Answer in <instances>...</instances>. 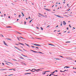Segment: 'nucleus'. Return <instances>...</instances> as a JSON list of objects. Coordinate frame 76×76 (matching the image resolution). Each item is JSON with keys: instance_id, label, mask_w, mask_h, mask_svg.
<instances>
[{"instance_id": "f257e3e1", "label": "nucleus", "mask_w": 76, "mask_h": 76, "mask_svg": "<svg viewBox=\"0 0 76 76\" xmlns=\"http://www.w3.org/2000/svg\"><path fill=\"white\" fill-rule=\"evenodd\" d=\"M32 45H36V46H41V45H38V44H32Z\"/></svg>"}, {"instance_id": "f03ea898", "label": "nucleus", "mask_w": 76, "mask_h": 76, "mask_svg": "<svg viewBox=\"0 0 76 76\" xmlns=\"http://www.w3.org/2000/svg\"><path fill=\"white\" fill-rule=\"evenodd\" d=\"M56 16L58 18H63V17H62L61 16L59 15H57Z\"/></svg>"}, {"instance_id": "7ed1b4c3", "label": "nucleus", "mask_w": 76, "mask_h": 76, "mask_svg": "<svg viewBox=\"0 0 76 76\" xmlns=\"http://www.w3.org/2000/svg\"><path fill=\"white\" fill-rule=\"evenodd\" d=\"M4 44L5 45H6V46H8V45H7V44L6 43V42L4 41H3Z\"/></svg>"}, {"instance_id": "20e7f679", "label": "nucleus", "mask_w": 76, "mask_h": 76, "mask_svg": "<svg viewBox=\"0 0 76 76\" xmlns=\"http://www.w3.org/2000/svg\"><path fill=\"white\" fill-rule=\"evenodd\" d=\"M14 48H16V49H18V50L19 51H22V50H21L20 49H19L18 47H17L16 46H14Z\"/></svg>"}, {"instance_id": "39448f33", "label": "nucleus", "mask_w": 76, "mask_h": 76, "mask_svg": "<svg viewBox=\"0 0 76 76\" xmlns=\"http://www.w3.org/2000/svg\"><path fill=\"white\" fill-rule=\"evenodd\" d=\"M36 70V69H32V70H31V71H32L31 72H35V71H36L37 72H38V71H37V70H35V71H32V70Z\"/></svg>"}, {"instance_id": "423d86ee", "label": "nucleus", "mask_w": 76, "mask_h": 76, "mask_svg": "<svg viewBox=\"0 0 76 76\" xmlns=\"http://www.w3.org/2000/svg\"><path fill=\"white\" fill-rule=\"evenodd\" d=\"M44 9H45L46 10H47V11H51V10H50V9H48L45 8Z\"/></svg>"}, {"instance_id": "0eeeda50", "label": "nucleus", "mask_w": 76, "mask_h": 76, "mask_svg": "<svg viewBox=\"0 0 76 76\" xmlns=\"http://www.w3.org/2000/svg\"><path fill=\"white\" fill-rule=\"evenodd\" d=\"M63 24L64 25H66V22L64 21H63Z\"/></svg>"}, {"instance_id": "6e6552de", "label": "nucleus", "mask_w": 76, "mask_h": 76, "mask_svg": "<svg viewBox=\"0 0 76 76\" xmlns=\"http://www.w3.org/2000/svg\"><path fill=\"white\" fill-rule=\"evenodd\" d=\"M5 61V62H6L7 63H10V64H12L13 65V64L11 63H10V62H7L6 61Z\"/></svg>"}, {"instance_id": "1a4fd4ad", "label": "nucleus", "mask_w": 76, "mask_h": 76, "mask_svg": "<svg viewBox=\"0 0 76 76\" xmlns=\"http://www.w3.org/2000/svg\"><path fill=\"white\" fill-rule=\"evenodd\" d=\"M6 69H0V70H1V71H3V70H6Z\"/></svg>"}, {"instance_id": "9d476101", "label": "nucleus", "mask_w": 76, "mask_h": 76, "mask_svg": "<svg viewBox=\"0 0 76 76\" xmlns=\"http://www.w3.org/2000/svg\"><path fill=\"white\" fill-rule=\"evenodd\" d=\"M38 14H39V15H40V16H42V15L41 14H40V13H38Z\"/></svg>"}, {"instance_id": "9b49d317", "label": "nucleus", "mask_w": 76, "mask_h": 76, "mask_svg": "<svg viewBox=\"0 0 76 76\" xmlns=\"http://www.w3.org/2000/svg\"><path fill=\"white\" fill-rule=\"evenodd\" d=\"M7 39H8V40H10V41H12V40L10 39H9V38H6Z\"/></svg>"}, {"instance_id": "f8f14e48", "label": "nucleus", "mask_w": 76, "mask_h": 76, "mask_svg": "<svg viewBox=\"0 0 76 76\" xmlns=\"http://www.w3.org/2000/svg\"><path fill=\"white\" fill-rule=\"evenodd\" d=\"M48 45H52V46H54V45H53L50 44H48Z\"/></svg>"}, {"instance_id": "ddd939ff", "label": "nucleus", "mask_w": 76, "mask_h": 76, "mask_svg": "<svg viewBox=\"0 0 76 76\" xmlns=\"http://www.w3.org/2000/svg\"><path fill=\"white\" fill-rule=\"evenodd\" d=\"M20 37L21 38H22V39H25L23 38V37Z\"/></svg>"}, {"instance_id": "4468645a", "label": "nucleus", "mask_w": 76, "mask_h": 76, "mask_svg": "<svg viewBox=\"0 0 76 76\" xmlns=\"http://www.w3.org/2000/svg\"><path fill=\"white\" fill-rule=\"evenodd\" d=\"M22 56H24V57H27V56H25V55H23L22 54Z\"/></svg>"}, {"instance_id": "2eb2a0df", "label": "nucleus", "mask_w": 76, "mask_h": 76, "mask_svg": "<svg viewBox=\"0 0 76 76\" xmlns=\"http://www.w3.org/2000/svg\"><path fill=\"white\" fill-rule=\"evenodd\" d=\"M21 13L23 16H24V14L22 12H21Z\"/></svg>"}, {"instance_id": "dca6fc26", "label": "nucleus", "mask_w": 76, "mask_h": 76, "mask_svg": "<svg viewBox=\"0 0 76 76\" xmlns=\"http://www.w3.org/2000/svg\"><path fill=\"white\" fill-rule=\"evenodd\" d=\"M34 53H38V52H36V51H34Z\"/></svg>"}, {"instance_id": "f3484780", "label": "nucleus", "mask_w": 76, "mask_h": 76, "mask_svg": "<svg viewBox=\"0 0 76 76\" xmlns=\"http://www.w3.org/2000/svg\"><path fill=\"white\" fill-rule=\"evenodd\" d=\"M20 58H21V59H24V58H23L22 57H21Z\"/></svg>"}, {"instance_id": "a211bd4d", "label": "nucleus", "mask_w": 76, "mask_h": 76, "mask_svg": "<svg viewBox=\"0 0 76 76\" xmlns=\"http://www.w3.org/2000/svg\"><path fill=\"white\" fill-rule=\"evenodd\" d=\"M25 44H26V45L27 46H28L29 47V45L26 43H25Z\"/></svg>"}, {"instance_id": "6ab92c4d", "label": "nucleus", "mask_w": 76, "mask_h": 76, "mask_svg": "<svg viewBox=\"0 0 76 76\" xmlns=\"http://www.w3.org/2000/svg\"><path fill=\"white\" fill-rule=\"evenodd\" d=\"M39 53H40L41 54H44V53H43L42 52H39Z\"/></svg>"}, {"instance_id": "aec40b11", "label": "nucleus", "mask_w": 76, "mask_h": 76, "mask_svg": "<svg viewBox=\"0 0 76 76\" xmlns=\"http://www.w3.org/2000/svg\"><path fill=\"white\" fill-rule=\"evenodd\" d=\"M0 35H1V36L2 37H4L3 35L1 34H0Z\"/></svg>"}, {"instance_id": "412c9836", "label": "nucleus", "mask_w": 76, "mask_h": 76, "mask_svg": "<svg viewBox=\"0 0 76 76\" xmlns=\"http://www.w3.org/2000/svg\"><path fill=\"white\" fill-rule=\"evenodd\" d=\"M36 38L37 39H42L41 38Z\"/></svg>"}, {"instance_id": "4be33fe9", "label": "nucleus", "mask_w": 76, "mask_h": 76, "mask_svg": "<svg viewBox=\"0 0 76 76\" xmlns=\"http://www.w3.org/2000/svg\"><path fill=\"white\" fill-rule=\"evenodd\" d=\"M32 20H31L30 21L29 23H31V22H32Z\"/></svg>"}, {"instance_id": "5701e85b", "label": "nucleus", "mask_w": 76, "mask_h": 76, "mask_svg": "<svg viewBox=\"0 0 76 76\" xmlns=\"http://www.w3.org/2000/svg\"><path fill=\"white\" fill-rule=\"evenodd\" d=\"M40 28H41V30H43V28L41 27Z\"/></svg>"}, {"instance_id": "b1692460", "label": "nucleus", "mask_w": 76, "mask_h": 76, "mask_svg": "<svg viewBox=\"0 0 76 76\" xmlns=\"http://www.w3.org/2000/svg\"><path fill=\"white\" fill-rule=\"evenodd\" d=\"M55 73V71H54L53 72L51 73L53 74V73Z\"/></svg>"}, {"instance_id": "393cba45", "label": "nucleus", "mask_w": 76, "mask_h": 76, "mask_svg": "<svg viewBox=\"0 0 76 76\" xmlns=\"http://www.w3.org/2000/svg\"><path fill=\"white\" fill-rule=\"evenodd\" d=\"M20 44H21V45H23V44H22V43H20Z\"/></svg>"}, {"instance_id": "a878e982", "label": "nucleus", "mask_w": 76, "mask_h": 76, "mask_svg": "<svg viewBox=\"0 0 76 76\" xmlns=\"http://www.w3.org/2000/svg\"><path fill=\"white\" fill-rule=\"evenodd\" d=\"M65 67H66V68H69L70 67L68 66H65Z\"/></svg>"}, {"instance_id": "bb28decb", "label": "nucleus", "mask_w": 76, "mask_h": 76, "mask_svg": "<svg viewBox=\"0 0 76 76\" xmlns=\"http://www.w3.org/2000/svg\"><path fill=\"white\" fill-rule=\"evenodd\" d=\"M17 39H18V40H19V41H20V40L19 39V37H18Z\"/></svg>"}, {"instance_id": "cd10ccee", "label": "nucleus", "mask_w": 76, "mask_h": 76, "mask_svg": "<svg viewBox=\"0 0 76 76\" xmlns=\"http://www.w3.org/2000/svg\"><path fill=\"white\" fill-rule=\"evenodd\" d=\"M29 70L31 71V70L30 69H28V70H26V71H29Z\"/></svg>"}, {"instance_id": "c85d7f7f", "label": "nucleus", "mask_w": 76, "mask_h": 76, "mask_svg": "<svg viewBox=\"0 0 76 76\" xmlns=\"http://www.w3.org/2000/svg\"><path fill=\"white\" fill-rule=\"evenodd\" d=\"M6 28H12L11 27H6Z\"/></svg>"}, {"instance_id": "c756f323", "label": "nucleus", "mask_w": 76, "mask_h": 76, "mask_svg": "<svg viewBox=\"0 0 76 76\" xmlns=\"http://www.w3.org/2000/svg\"><path fill=\"white\" fill-rule=\"evenodd\" d=\"M60 60V59H59V58H57V60Z\"/></svg>"}, {"instance_id": "7c9ffc66", "label": "nucleus", "mask_w": 76, "mask_h": 76, "mask_svg": "<svg viewBox=\"0 0 76 76\" xmlns=\"http://www.w3.org/2000/svg\"><path fill=\"white\" fill-rule=\"evenodd\" d=\"M59 57H62V58H63V57L61 56H59Z\"/></svg>"}, {"instance_id": "2f4dec72", "label": "nucleus", "mask_w": 76, "mask_h": 76, "mask_svg": "<svg viewBox=\"0 0 76 76\" xmlns=\"http://www.w3.org/2000/svg\"><path fill=\"white\" fill-rule=\"evenodd\" d=\"M6 64H7V65H9V64H7V63H6Z\"/></svg>"}, {"instance_id": "473e14b6", "label": "nucleus", "mask_w": 76, "mask_h": 76, "mask_svg": "<svg viewBox=\"0 0 76 76\" xmlns=\"http://www.w3.org/2000/svg\"><path fill=\"white\" fill-rule=\"evenodd\" d=\"M45 72L44 73H42V75H45Z\"/></svg>"}, {"instance_id": "72a5a7b5", "label": "nucleus", "mask_w": 76, "mask_h": 76, "mask_svg": "<svg viewBox=\"0 0 76 76\" xmlns=\"http://www.w3.org/2000/svg\"><path fill=\"white\" fill-rule=\"evenodd\" d=\"M31 47H32L33 48H34V46H31Z\"/></svg>"}, {"instance_id": "f704fd0d", "label": "nucleus", "mask_w": 76, "mask_h": 76, "mask_svg": "<svg viewBox=\"0 0 76 76\" xmlns=\"http://www.w3.org/2000/svg\"><path fill=\"white\" fill-rule=\"evenodd\" d=\"M49 26H50V25H49L47 26V28H48V27H49Z\"/></svg>"}, {"instance_id": "c9c22d12", "label": "nucleus", "mask_w": 76, "mask_h": 76, "mask_svg": "<svg viewBox=\"0 0 76 76\" xmlns=\"http://www.w3.org/2000/svg\"><path fill=\"white\" fill-rule=\"evenodd\" d=\"M37 29H39V28L38 27H36Z\"/></svg>"}, {"instance_id": "e433bc0d", "label": "nucleus", "mask_w": 76, "mask_h": 76, "mask_svg": "<svg viewBox=\"0 0 76 76\" xmlns=\"http://www.w3.org/2000/svg\"><path fill=\"white\" fill-rule=\"evenodd\" d=\"M61 72H64V71H62L61 70L60 71Z\"/></svg>"}, {"instance_id": "4c0bfd02", "label": "nucleus", "mask_w": 76, "mask_h": 76, "mask_svg": "<svg viewBox=\"0 0 76 76\" xmlns=\"http://www.w3.org/2000/svg\"><path fill=\"white\" fill-rule=\"evenodd\" d=\"M70 10V9H69V10H67V12H69V10Z\"/></svg>"}, {"instance_id": "58836bf2", "label": "nucleus", "mask_w": 76, "mask_h": 76, "mask_svg": "<svg viewBox=\"0 0 76 76\" xmlns=\"http://www.w3.org/2000/svg\"><path fill=\"white\" fill-rule=\"evenodd\" d=\"M18 34H21V33H20L19 32H18Z\"/></svg>"}, {"instance_id": "ea45409f", "label": "nucleus", "mask_w": 76, "mask_h": 76, "mask_svg": "<svg viewBox=\"0 0 76 76\" xmlns=\"http://www.w3.org/2000/svg\"><path fill=\"white\" fill-rule=\"evenodd\" d=\"M69 26L70 27V28H71V26H70V25H69Z\"/></svg>"}, {"instance_id": "a19ab883", "label": "nucleus", "mask_w": 76, "mask_h": 76, "mask_svg": "<svg viewBox=\"0 0 76 76\" xmlns=\"http://www.w3.org/2000/svg\"><path fill=\"white\" fill-rule=\"evenodd\" d=\"M54 59H55V60H57V58H54Z\"/></svg>"}, {"instance_id": "79ce46f5", "label": "nucleus", "mask_w": 76, "mask_h": 76, "mask_svg": "<svg viewBox=\"0 0 76 76\" xmlns=\"http://www.w3.org/2000/svg\"><path fill=\"white\" fill-rule=\"evenodd\" d=\"M31 51H33V52H34V51L32 50H31Z\"/></svg>"}, {"instance_id": "37998d69", "label": "nucleus", "mask_w": 76, "mask_h": 76, "mask_svg": "<svg viewBox=\"0 0 76 76\" xmlns=\"http://www.w3.org/2000/svg\"><path fill=\"white\" fill-rule=\"evenodd\" d=\"M53 74H50L49 76H51Z\"/></svg>"}, {"instance_id": "c03bdc74", "label": "nucleus", "mask_w": 76, "mask_h": 76, "mask_svg": "<svg viewBox=\"0 0 76 76\" xmlns=\"http://www.w3.org/2000/svg\"><path fill=\"white\" fill-rule=\"evenodd\" d=\"M19 18H20V15H19Z\"/></svg>"}, {"instance_id": "a18cd8bd", "label": "nucleus", "mask_w": 76, "mask_h": 76, "mask_svg": "<svg viewBox=\"0 0 76 76\" xmlns=\"http://www.w3.org/2000/svg\"><path fill=\"white\" fill-rule=\"evenodd\" d=\"M62 26V23L61 24V26Z\"/></svg>"}, {"instance_id": "49530a36", "label": "nucleus", "mask_w": 76, "mask_h": 76, "mask_svg": "<svg viewBox=\"0 0 76 76\" xmlns=\"http://www.w3.org/2000/svg\"><path fill=\"white\" fill-rule=\"evenodd\" d=\"M28 73L25 74V75H28Z\"/></svg>"}, {"instance_id": "de8ad7c7", "label": "nucleus", "mask_w": 76, "mask_h": 76, "mask_svg": "<svg viewBox=\"0 0 76 76\" xmlns=\"http://www.w3.org/2000/svg\"><path fill=\"white\" fill-rule=\"evenodd\" d=\"M67 30H68V29H69V28H68V27H67L66 28Z\"/></svg>"}, {"instance_id": "09e8293b", "label": "nucleus", "mask_w": 76, "mask_h": 76, "mask_svg": "<svg viewBox=\"0 0 76 76\" xmlns=\"http://www.w3.org/2000/svg\"><path fill=\"white\" fill-rule=\"evenodd\" d=\"M15 45H19L18 44H15Z\"/></svg>"}, {"instance_id": "8fccbe9b", "label": "nucleus", "mask_w": 76, "mask_h": 76, "mask_svg": "<svg viewBox=\"0 0 76 76\" xmlns=\"http://www.w3.org/2000/svg\"><path fill=\"white\" fill-rule=\"evenodd\" d=\"M65 71H67V70H65L64 71V72H65Z\"/></svg>"}, {"instance_id": "3c124183", "label": "nucleus", "mask_w": 76, "mask_h": 76, "mask_svg": "<svg viewBox=\"0 0 76 76\" xmlns=\"http://www.w3.org/2000/svg\"><path fill=\"white\" fill-rule=\"evenodd\" d=\"M63 3H64H64H65V1H64Z\"/></svg>"}, {"instance_id": "603ef678", "label": "nucleus", "mask_w": 76, "mask_h": 76, "mask_svg": "<svg viewBox=\"0 0 76 76\" xmlns=\"http://www.w3.org/2000/svg\"><path fill=\"white\" fill-rule=\"evenodd\" d=\"M55 6H56V7H57V5H56Z\"/></svg>"}, {"instance_id": "864d4df0", "label": "nucleus", "mask_w": 76, "mask_h": 76, "mask_svg": "<svg viewBox=\"0 0 76 76\" xmlns=\"http://www.w3.org/2000/svg\"><path fill=\"white\" fill-rule=\"evenodd\" d=\"M36 48H37L38 49V47H36Z\"/></svg>"}, {"instance_id": "5fc2aeb1", "label": "nucleus", "mask_w": 76, "mask_h": 76, "mask_svg": "<svg viewBox=\"0 0 76 76\" xmlns=\"http://www.w3.org/2000/svg\"><path fill=\"white\" fill-rule=\"evenodd\" d=\"M50 72V71H45V72Z\"/></svg>"}, {"instance_id": "6e6d98bb", "label": "nucleus", "mask_w": 76, "mask_h": 76, "mask_svg": "<svg viewBox=\"0 0 76 76\" xmlns=\"http://www.w3.org/2000/svg\"><path fill=\"white\" fill-rule=\"evenodd\" d=\"M58 26H57L56 27V28H57V27H58Z\"/></svg>"}, {"instance_id": "4d7b16f0", "label": "nucleus", "mask_w": 76, "mask_h": 76, "mask_svg": "<svg viewBox=\"0 0 76 76\" xmlns=\"http://www.w3.org/2000/svg\"><path fill=\"white\" fill-rule=\"evenodd\" d=\"M61 33H58V34H61Z\"/></svg>"}, {"instance_id": "13d9d810", "label": "nucleus", "mask_w": 76, "mask_h": 76, "mask_svg": "<svg viewBox=\"0 0 76 76\" xmlns=\"http://www.w3.org/2000/svg\"><path fill=\"white\" fill-rule=\"evenodd\" d=\"M57 32H60V30H59V31H57Z\"/></svg>"}, {"instance_id": "bf43d9fd", "label": "nucleus", "mask_w": 76, "mask_h": 76, "mask_svg": "<svg viewBox=\"0 0 76 76\" xmlns=\"http://www.w3.org/2000/svg\"><path fill=\"white\" fill-rule=\"evenodd\" d=\"M24 23H25H25H26V21L24 22Z\"/></svg>"}, {"instance_id": "052dcab7", "label": "nucleus", "mask_w": 76, "mask_h": 76, "mask_svg": "<svg viewBox=\"0 0 76 76\" xmlns=\"http://www.w3.org/2000/svg\"><path fill=\"white\" fill-rule=\"evenodd\" d=\"M8 18H10V16H9Z\"/></svg>"}, {"instance_id": "680f3d73", "label": "nucleus", "mask_w": 76, "mask_h": 76, "mask_svg": "<svg viewBox=\"0 0 76 76\" xmlns=\"http://www.w3.org/2000/svg\"><path fill=\"white\" fill-rule=\"evenodd\" d=\"M55 72H58V71H57V70H56V71H55Z\"/></svg>"}, {"instance_id": "e2e57ef3", "label": "nucleus", "mask_w": 76, "mask_h": 76, "mask_svg": "<svg viewBox=\"0 0 76 76\" xmlns=\"http://www.w3.org/2000/svg\"><path fill=\"white\" fill-rule=\"evenodd\" d=\"M28 19H30V16H29V17H28Z\"/></svg>"}, {"instance_id": "0e129e2a", "label": "nucleus", "mask_w": 76, "mask_h": 76, "mask_svg": "<svg viewBox=\"0 0 76 76\" xmlns=\"http://www.w3.org/2000/svg\"><path fill=\"white\" fill-rule=\"evenodd\" d=\"M2 64H3V65H4V63H2Z\"/></svg>"}, {"instance_id": "69168bd1", "label": "nucleus", "mask_w": 76, "mask_h": 76, "mask_svg": "<svg viewBox=\"0 0 76 76\" xmlns=\"http://www.w3.org/2000/svg\"><path fill=\"white\" fill-rule=\"evenodd\" d=\"M18 20H19V19H17V21H18Z\"/></svg>"}, {"instance_id": "338daca9", "label": "nucleus", "mask_w": 76, "mask_h": 76, "mask_svg": "<svg viewBox=\"0 0 76 76\" xmlns=\"http://www.w3.org/2000/svg\"><path fill=\"white\" fill-rule=\"evenodd\" d=\"M28 74H31V73H28Z\"/></svg>"}, {"instance_id": "774afa93", "label": "nucleus", "mask_w": 76, "mask_h": 76, "mask_svg": "<svg viewBox=\"0 0 76 76\" xmlns=\"http://www.w3.org/2000/svg\"><path fill=\"white\" fill-rule=\"evenodd\" d=\"M28 19V18H26V20H27Z\"/></svg>"}]
</instances>
